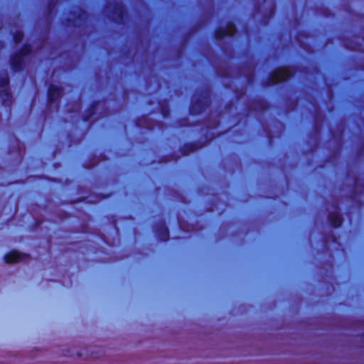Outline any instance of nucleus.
<instances>
[{
    "mask_svg": "<svg viewBox=\"0 0 364 364\" xmlns=\"http://www.w3.org/2000/svg\"><path fill=\"white\" fill-rule=\"evenodd\" d=\"M161 113H162V114H163V116H164V117H168V114H169V110H168V109H167V108H166V107H161Z\"/></svg>",
    "mask_w": 364,
    "mask_h": 364,
    "instance_id": "obj_20",
    "label": "nucleus"
},
{
    "mask_svg": "<svg viewBox=\"0 0 364 364\" xmlns=\"http://www.w3.org/2000/svg\"><path fill=\"white\" fill-rule=\"evenodd\" d=\"M31 53V47L25 44L11 58V67L14 72L21 71L24 66L25 58Z\"/></svg>",
    "mask_w": 364,
    "mask_h": 364,
    "instance_id": "obj_3",
    "label": "nucleus"
},
{
    "mask_svg": "<svg viewBox=\"0 0 364 364\" xmlns=\"http://www.w3.org/2000/svg\"><path fill=\"white\" fill-rule=\"evenodd\" d=\"M9 77L7 70L0 71V87L2 90L0 91V97L2 100L3 105L11 106L12 103V96L9 88Z\"/></svg>",
    "mask_w": 364,
    "mask_h": 364,
    "instance_id": "obj_4",
    "label": "nucleus"
},
{
    "mask_svg": "<svg viewBox=\"0 0 364 364\" xmlns=\"http://www.w3.org/2000/svg\"><path fill=\"white\" fill-rule=\"evenodd\" d=\"M213 139V136L209 139V141H211Z\"/></svg>",
    "mask_w": 364,
    "mask_h": 364,
    "instance_id": "obj_25",
    "label": "nucleus"
},
{
    "mask_svg": "<svg viewBox=\"0 0 364 364\" xmlns=\"http://www.w3.org/2000/svg\"><path fill=\"white\" fill-rule=\"evenodd\" d=\"M104 13L112 21L117 23H122L125 14V9L122 2H109L104 8Z\"/></svg>",
    "mask_w": 364,
    "mask_h": 364,
    "instance_id": "obj_2",
    "label": "nucleus"
},
{
    "mask_svg": "<svg viewBox=\"0 0 364 364\" xmlns=\"http://www.w3.org/2000/svg\"><path fill=\"white\" fill-rule=\"evenodd\" d=\"M136 124L138 127L146 128L148 129H154L155 127L154 122H152L147 116H143L138 119Z\"/></svg>",
    "mask_w": 364,
    "mask_h": 364,
    "instance_id": "obj_13",
    "label": "nucleus"
},
{
    "mask_svg": "<svg viewBox=\"0 0 364 364\" xmlns=\"http://www.w3.org/2000/svg\"><path fill=\"white\" fill-rule=\"evenodd\" d=\"M203 146H198L196 144H186L181 149V151L183 155H188L190 153H192L197 150L198 149L202 147Z\"/></svg>",
    "mask_w": 364,
    "mask_h": 364,
    "instance_id": "obj_14",
    "label": "nucleus"
},
{
    "mask_svg": "<svg viewBox=\"0 0 364 364\" xmlns=\"http://www.w3.org/2000/svg\"><path fill=\"white\" fill-rule=\"evenodd\" d=\"M236 33V27L232 22L227 23L225 28L219 27L215 31V38L220 40L225 36L232 37Z\"/></svg>",
    "mask_w": 364,
    "mask_h": 364,
    "instance_id": "obj_8",
    "label": "nucleus"
},
{
    "mask_svg": "<svg viewBox=\"0 0 364 364\" xmlns=\"http://www.w3.org/2000/svg\"><path fill=\"white\" fill-rule=\"evenodd\" d=\"M70 18L67 19V22L64 23L66 26L71 25L70 21L75 24L77 21H82L87 18V13L80 7H74L70 12Z\"/></svg>",
    "mask_w": 364,
    "mask_h": 364,
    "instance_id": "obj_9",
    "label": "nucleus"
},
{
    "mask_svg": "<svg viewBox=\"0 0 364 364\" xmlns=\"http://www.w3.org/2000/svg\"><path fill=\"white\" fill-rule=\"evenodd\" d=\"M97 163H98V161H97L95 163H93L91 165H88V166H86V168H90L93 167L94 166H95Z\"/></svg>",
    "mask_w": 364,
    "mask_h": 364,
    "instance_id": "obj_22",
    "label": "nucleus"
},
{
    "mask_svg": "<svg viewBox=\"0 0 364 364\" xmlns=\"http://www.w3.org/2000/svg\"><path fill=\"white\" fill-rule=\"evenodd\" d=\"M211 90L209 87L198 90L193 94L190 107L191 114H198L205 111L210 105Z\"/></svg>",
    "mask_w": 364,
    "mask_h": 364,
    "instance_id": "obj_1",
    "label": "nucleus"
},
{
    "mask_svg": "<svg viewBox=\"0 0 364 364\" xmlns=\"http://www.w3.org/2000/svg\"><path fill=\"white\" fill-rule=\"evenodd\" d=\"M81 109V105H80V102H75L73 105V107L71 109H70V108H68V110L70 112H80Z\"/></svg>",
    "mask_w": 364,
    "mask_h": 364,
    "instance_id": "obj_19",
    "label": "nucleus"
},
{
    "mask_svg": "<svg viewBox=\"0 0 364 364\" xmlns=\"http://www.w3.org/2000/svg\"><path fill=\"white\" fill-rule=\"evenodd\" d=\"M331 210L328 214V220L333 228H338L343 223V219L339 213V207L338 203H334L331 206Z\"/></svg>",
    "mask_w": 364,
    "mask_h": 364,
    "instance_id": "obj_7",
    "label": "nucleus"
},
{
    "mask_svg": "<svg viewBox=\"0 0 364 364\" xmlns=\"http://www.w3.org/2000/svg\"><path fill=\"white\" fill-rule=\"evenodd\" d=\"M77 355H78V356H82V353H77Z\"/></svg>",
    "mask_w": 364,
    "mask_h": 364,
    "instance_id": "obj_23",
    "label": "nucleus"
},
{
    "mask_svg": "<svg viewBox=\"0 0 364 364\" xmlns=\"http://www.w3.org/2000/svg\"><path fill=\"white\" fill-rule=\"evenodd\" d=\"M105 105V102H97L93 103L86 113L83 115L84 121H89L92 119V117L96 114V111L100 107H103Z\"/></svg>",
    "mask_w": 364,
    "mask_h": 364,
    "instance_id": "obj_11",
    "label": "nucleus"
},
{
    "mask_svg": "<svg viewBox=\"0 0 364 364\" xmlns=\"http://www.w3.org/2000/svg\"><path fill=\"white\" fill-rule=\"evenodd\" d=\"M63 90L61 87L50 85L48 90V103L52 105L55 104V108L56 111L59 109V100L62 95Z\"/></svg>",
    "mask_w": 364,
    "mask_h": 364,
    "instance_id": "obj_6",
    "label": "nucleus"
},
{
    "mask_svg": "<svg viewBox=\"0 0 364 364\" xmlns=\"http://www.w3.org/2000/svg\"><path fill=\"white\" fill-rule=\"evenodd\" d=\"M25 255L21 254L17 251H11L4 256V260L6 263L11 264L23 261Z\"/></svg>",
    "mask_w": 364,
    "mask_h": 364,
    "instance_id": "obj_12",
    "label": "nucleus"
},
{
    "mask_svg": "<svg viewBox=\"0 0 364 364\" xmlns=\"http://www.w3.org/2000/svg\"><path fill=\"white\" fill-rule=\"evenodd\" d=\"M331 242L335 243V245L338 246V247L341 246V244L337 242V238L335 236H333V235H331L325 237V239H324V246L327 247L328 245V243H330Z\"/></svg>",
    "mask_w": 364,
    "mask_h": 364,
    "instance_id": "obj_15",
    "label": "nucleus"
},
{
    "mask_svg": "<svg viewBox=\"0 0 364 364\" xmlns=\"http://www.w3.org/2000/svg\"><path fill=\"white\" fill-rule=\"evenodd\" d=\"M260 107H261V108H262V109H264V108H265V107H264V106L263 105H261V106H260Z\"/></svg>",
    "mask_w": 364,
    "mask_h": 364,
    "instance_id": "obj_24",
    "label": "nucleus"
},
{
    "mask_svg": "<svg viewBox=\"0 0 364 364\" xmlns=\"http://www.w3.org/2000/svg\"><path fill=\"white\" fill-rule=\"evenodd\" d=\"M154 231L160 240L167 241L169 239V232L165 221L161 220L159 223L155 224Z\"/></svg>",
    "mask_w": 364,
    "mask_h": 364,
    "instance_id": "obj_10",
    "label": "nucleus"
},
{
    "mask_svg": "<svg viewBox=\"0 0 364 364\" xmlns=\"http://www.w3.org/2000/svg\"><path fill=\"white\" fill-rule=\"evenodd\" d=\"M219 125V120L218 119H214L212 121H209L206 123L205 127L207 129H215Z\"/></svg>",
    "mask_w": 364,
    "mask_h": 364,
    "instance_id": "obj_16",
    "label": "nucleus"
},
{
    "mask_svg": "<svg viewBox=\"0 0 364 364\" xmlns=\"http://www.w3.org/2000/svg\"><path fill=\"white\" fill-rule=\"evenodd\" d=\"M14 142L18 149V154L21 157L24 152V147L23 146V145L21 144V143L20 142V141L18 139H16Z\"/></svg>",
    "mask_w": 364,
    "mask_h": 364,
    "instance_id": "obj_18",
    "label": "nucleus"
},
{
    "mask_svg": "<svg viewBox=\"0 0 364 364\" xmlns=\"http://www.w3.org/2000/svg\"><path fill=\"white\" fill-rule=\"evenodd\" d=\"M269 141L271 142V141H272L271 136H269Z\"/></svg>",
    "mask_w": 364,
    "mask_h": 364,
    "instance_id": "obj_26",
    "label": "nucleus"
},
{
    "mask_svg": "<svg viewBox=\"0 0 364 364\" xmlns=\"http://www.w3.org/2000/svg\"><path fill=\"white\" fill-rule=\"evenodd\" d=\"M14 41L16 43H20L23 38V33L21 31L18 30L14 33Z\"/></svg>",
    "mask_w": 364,
    "mask_h": 364,
    "instance_id": "obj_17",
    "label": "nucleus"
},
{
    "mask_svg": "<svg viewBox=\"0 0 364 364\" xmlns=\"http://www.w3.org/2000/svg\"><path fill=\"white\" fill-rule=\"evenodd\" d=\"M293 75L292 72L287 68H279L273 71L265 82V86H270L284 82Z\"/></svg>",
    "mask_w": 364,
    "mask_h": 364,
    "instance_id": "obj_5",
    "label": "nucleus"
},
{
    "mask_svg": "<svg viewBox=\"0 0 364 364\" xmlns=\"http://www.w3.org/2000/svg\"><path fill=\"white\" fill-rule=\"evenodd\" d=\"M269 18H270V17H272V16L274 15V7H272V8L270 9V11H269Z\"/></svg>",
    "mask_w": 364,
    "mask_h": 364,
    "instance_id": "obj_21",
    "label": "nucleus"
}]
</instances>
